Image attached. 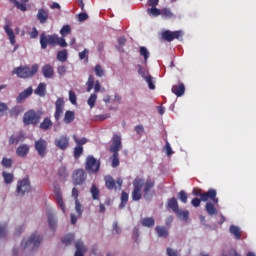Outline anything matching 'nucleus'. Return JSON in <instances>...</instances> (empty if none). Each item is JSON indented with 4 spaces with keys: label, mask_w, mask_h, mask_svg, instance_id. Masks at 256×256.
<instances>
[{
    "label": "nucleus",
    "mask_w": 256,
    "mask_h": 256,
    "mask_svg": "<svg viewBox=\"0 0 256 256\" xmlns=\"http://www.w3.org/2000/svg\"><path fill=\"white\" fill-rule=\"evenodd\" d=\"M83 155V146H76L74 148V159H79Z\"/></svg>",
    "instance_id": "51"
},
{
    "label": "nucleus",
    "mask_w": 256,
    "mask_h": 256,
    "mask_svg": "<svg viewBox=\"0 0 256 256\" xmlns=\"http://www.w3.org/2000/svg\"><path fill=\"white\" fill-rule=\"evenodd\" d=\"M42 75L45 79H53V75H55V70L51 64H45L42 69Z\"/></svg>",
    "instance_id": "17"
},
{
    "label": "nucleus",
    "mask_w": 256,
    "mask_h": 256,
    "mask_svg": "<svg viewBox=\"0 0 256 256\" xmlns=\"http://www.w3.org/2000/svg\"><path fill=\"white\" fill-rule=\"evenodd\" d=\"M75 211L78 217H81V215H83V205H81V202H79V200L75 201Z\"/></svg>",
    "instance_id": "47"
},
{
    "label": "nucleus",
    "mask_w": 256,
    "mask_h": 256,
    "mask_svg": "<svg viewBox=\"0 0 256 256\" xmlns=\"http://www.w3.org/2000/svg\"><path fill=\"white\" fill-rule=\"evenodd\" d=\"M75 247H76V252H75V256H84L83 253H85V245H83L82 241H77L75 243Z\"/></svg>",
    "instance_id": "30"
},
{
    "label": "nucleus",
    "mask_w": 256,
    "mask_h": 256,
    "mask_svg": "<svg viewBox=\"0 0 256 256\" xmlns=\"http://www.w3.org/2000/svg\"><path fill=\"white\" fill-rule=\"evenodd\" d=\"M121 136L114 134L112 138V145L110 147V153H119L121 151Z\"/></svg>",
    "instance_id": "15"
},
{
    "label": "nucleus",
    "mask_w": 256,
    "mask_h": 256,
    "mask_svg": "<svg viewBox=\"0 0 256 256\" xmlns=\"http://www.w3.org/2000/svg\"><path fill=\"white\" fill-rule=\"evenodd\" d=\"M35 150L37 151L39 157L43 159L47 155V142L45 139L40 138L35 142Z\"/></svg>",
    "instance_id": "12"
},
{
    "label": "nucleus",
    "mask_w": 256,
    "mask_h": 256,
    "mask_svg": "<svg viewBox=\"0 0 256 256\" xmlns=\"http://www.w3.org/2000/svg\"><path fill=\"white\" fill-rule=\"evenodd\" d=\"M31 191V182L29 178H24L17 183L16 193L18 195H25V193H29Z\"/></svg>",
    "instance_id": "9"
},
{
    "label": "nucleus",
    "mask_w": 256,
    "mask_h": 256,
    "mask_svg": "<svg viewBox=\"0 0 256 256\" xmlns=\"http://www.w3.org/2000/svg\"><path fill=\"white\" fill-rule=\"evenodd\" d=\"M2 177H3L6 185L13 183V174L12 173L3 172Z\"/></svg>",
    "instance_id": "42"
},
{
    "label": "nucleus",
    "mask_w": 256,
    "mask_h": 256,
    "mask_svg": "<svg viewBox=\"0 0 256 256\" xmlns=\"http://www.w3.org/2000/svg\"><path fill=\"white\" fill-rule=\"evenodd\" d=\"M9 110V106H7L5 103L0 102V117L5 116V112Z\"/></svg>",
    "instance_id": "57"
},
{
    "label": "nucleus",
    "mask_w": 256,
    "mask_h": 256,
    "mask_svg": "<svg viewBox=\"0 0 256 256\" xmlns=\"http://www.w3.org/2000/svg\"><path fill=\"white\" fill-rule=\"evenodd\" d=\"M72 197L75 201H79V190L75 187L72 189Z\"/></svg>",
    "instance_id": "64"
},
{
    "label": "nucleus",
    "mask_w": 256,
    "mask_h": 256,
    "mask_svg": "<svg viewBox=\"0 0 256 256\" xmlns=\"http://www.w3.org/2000/svg\"><path fill=\"white\" fill-rule=\"evenodd\" d=\"M139 53H140L141 57L144 58L145 62H147V59H149V57L151 55V53H149V50H147V47H145V46L140 47Z\"/></svg>",
    "instance_id": "37"
},
{
    "label": "nucleus",
    "mask_w": 256,
    "mask_h": 256,
    "mask_svg": "<svg viewBox=\"0 0 256 256\" xmlns=\"http://www.w3.org/2000/svg\"><path fill=\"white\" fill-rule=\"evenodd\" d=\"M4 31L10 41V44L15 45V43H17L15 40V32L13 31V29H11V26H9V24H6L4 26Z\"/></svg>",
    "instance_id": "22"
},
{
    "label": "nucleus",
    "mask_w": 256,
    "mask_h": 256,
    "mask_svg": "<svg viewBox=\"0 0 256 256\" xmlns=\"http://www.w3.org/2000/svg\"><path fill=\"white\" fill-rule=\"evenodd\" d=\"M87 181V172L79 168L73 171L72 173V183L75 187L85 185Z\"/></svg>",
    "instance_id": "8"
},
{
    "label": "nucleus",
    "mask_w": 256,
    "mask_h": 256,
    "mask_svg": "<svg viewBox=\"0 0 256 256\" xmlns=\"http://www.w3.org/2000/svg\"><path fill=\"white\" fill-rule=\"evenodd\" d=\"M7 235V224L0 225V237Z\"/></svg>",
    "instance_id": "60"
},
{
    "label": "nucleus",
    "mask_w": 256,
    "mask_h": 256,
    "mask_svg": "<svg viewBox=\"0 0 256 256\" xmlns=\"http://www.w3.org/2000/svg\"><path fill=\"white\" fill-rule=\"evenodd\" d=\"M135 131L137 133V135H140V137L143 135V133L145 132V128L143 127V125H137L135 127Z\"/></svg>",
    "instance_id": "61"
},
{
    "label": "nucleus",
    "mask_w": 256,
    "mask_h": 256,
    "mask_svg": "<svg viewBox=\"0 0 256 256\" xmlns=\"http://www.w3.org/2000/svg\"><path fill=\"white\" fill-rule=\"evenodd\" d=\"M64 109H65V100L63 98H58L55 102V113H54L55 121H59V119H61V115H63Z\"/></svg>",
    "instance_id": "13"
},
{
    "label": "nucleus",
    "mask_w": 256,
    "mask_h": 256,
    "mask_svg": "<svg viewBox=\"0 0 256 256\" xmlns=\"http://www.w3.org/2000/svg\"><path fill=\"white\" fill-rule=\"evenodd\" d=\"M201 201H203V200H201V198L200 199L199 198H194V199L191 200V205L193 207H200L201 206Z\"/></svg>",
    "instance_id": "62"
},
{
    "label": "nucleus",
    "mask_w": 256,
    "mask_h": 256,
    "mask_svg": "<svg viewBox=\"0 0 256 256\" xmlns=\"http://www.w3.org/2000/svg\"><path fill=\"white\" fill-rule=\"evenodd\" d=\"M39 23H41L42 25L44 23H47V20L49 19V12L43 8L38 10V13L36 15Z\"/></svg>",
    "instance_id": "21"
},
{
    "label": "nucleus",
    "mask_w": 256,
    "mask_h": 256,
    "mask_svg": "<svg viewBox=\"0 0 256 256\" xmlns=\"http://www.w3.org/2000/svg\"><path fill=\"white\" fill-rule=\"evenodd\" d=\"M144 80L146 81V83H148L149 89H155V81L153 80V76H151V74H147V77H145Z\"/></svg>",
    "instance_id": "40"
},
{
    "label": "nucleus",
    "mask_w": 256,
    "mask_h": 256,
    "mask_svg": "<svg viewBox=\"0 0 256 256\" xmlns=\"http://www.w3.org/2000/svg\"><path fill=\"white\" fill-rule=\"evenodd\" d=\"M148 15H151L152 17H159L161 15V9L154 7V8H148L147 9Z\"/></svg>",
    "instance_id": "39"
},
{
    "label": "nucleus",
    "mask_w": 256,
    "mask_h": 256,
    "mask_svg": "<svg viewBox=\"0 0 256 256\" xmlns=\"http://www.w3.org/2000/svg\"><path fill=\"white\" fill-rule=\"evenodd\" d=\"M192 195L195 197H200L201 201L204 203L207 201L205 205V211L210 215V217H213V215H217V208H215V205H219V198H217V190L210 188L207 192H203L201 188H194L192 190Z\"/></svg>",
    "instance_id": "1"
},
{
    "label": "nucleus",
    "mask_w": 256,
    "mask_h": 256,
    "mask_svg": "<svg viewBox=\"0 0 256 256\" xmlns=\"http://www.w3.org/2000/svg\"><path fill=\"white\" fill-rule=\"evenodd\" d=\"M69 101L72 105H77V95L72 90L69 91Z\"/></svg>",
    "instance_id": "55"
},
{
    "label": "nucleus",
    "mask_w": 256,
    "mask_h": 256,
    "mask_svg": "<svg viewBox=\"0 0 256 256\" xmlns=\"http://www.w3.org/2000/svg\"><path fill=\"white\" fill-rule=\"evenodd\" d=\"M75 121V111L67 110L64 114L63 122L65 125H71Z\"/></svg>",
    "instance_id": "24"
},
{
    "label": "nucleus",
    "mask_w": 256,
    "mask_h": 256,
    "mask_svg": "<svg viewBox=\"0 0 256 256\" xmlns=\"http://www.w3.org/2000/svg\"><path fill=\"white\" fill-rule=\"evenodd\" d=\"M31 95H33V88L29 87L17 96L16 102L23 103V101H25V99H28V97H31Z\"/></svg>",
    "instance_id": "18"
},
{
    "label": "nucleus",
    "mask_w": 256,
    "mask_h": 256,
    "mask_svg": "<svg viewBox=\"0 0 256 256\" xmlns=\"http://www.w3.org/2000/svg\"><path fill=\"white\" fill-rule=\"evenodd\" d=\"M178 199H179L182 203H187V199H188L187 192H185V190H181V191L178 193Z\"/></svg>",
    "instance_id": "53"
},
{
    "label": "nucleus",
    "mask_w": 256,
    "mask_h": 256,
    "mask_svg": "<svg viewBox=\"0 0 256 256\" xmlns=\"http://www.w3.org/2000/svg\"><path fill=\"white\" fill-rule=\"evenodd\" d=\"M93 88L95 93H99V91H101V82H99V80L95 82V76L89 75L88 80L86 82L87 93H91V90Z\"/></svg>",
    "instance_id": "10"
},
{
    "label": "nucleus",
    "mask_w": 256,
    "mask_h": 256,
    "mask_svg": "<svg viewBox=\"0 0 256 256\" xmlns=\"http://www.w3.org/2000/svg\"><path fill=\"white\" fill-rule=\"evenodd\" d=\"M47 91V84L40 83L38 87L35 89L34 93L39 95V97H45V93Z\"/></svg>",
    "instance_id": "28"
},
{
    "label": "nucleus",
    "mask_w": 256,
    "mask_h": 256,
    "mask_svg": "<svg viewBox=\"0 0 256 256\" xmlns=\"http://www.w3.org/2000/svg\"><path fill=\"white\" fill-rule=\"evenodd\" d=\"M105 187L108 189V191H117V183L115 182V179H113L111 176H105Z\"/></svg>",
    "instance_id": "19"
},
{
    "label": "nucleus",
    "mask_w": 256,
    "mask_h": 256,
    "mask_svg": "<svg viewBox=\"0 0 256 256\" xmlns=\"http://www.w3.org/2000/svg\"><path fill=\"white\" fill-rule=\"evenodd\" d=\"M133 191H132V200L133 201H141L143 194L141 193V189H143L144 198L149 199V195H151V190L155 187V180L151 178L145 179L137 177L133 181Z\"/></svg>",
    "instance_id": "2"
},
{
    "label": "nucleus",
    "mask_w": 256,
    "mask_h": 256,
    "mask_svg": "<svg viewBox=\"0 0 256 256\" xmlns=\"http://www.w3.org/2000/svg\"><path fill=\"white\" fill-rule=\"evenodd\" d=\"M180 37H183V31H170L165 30L162 32V38H164L165 41H168V43H171V41H175V39H179Z\"/></svg>",
    "instance_id": "11"
},
{
    "label": "nucleus",
    "mask_w": 256,
    "mask_h": 256,
    "mask_svg": "<svg viewBox=\"0 0 256 256\" xmlns=\"http://www.w3.org/2000/svg\"><path fill=\"white\" fill-rule=\"evenodd\" d=\"M57 72L59 75H65L67 73V66L62 65L57 68Z\"/></svg>",
    "instance_id": "63"
},
{
    "label": "nucleus",
    "mask_w": 256,
    "mask_h": 256,
    "mask_svg": "<svg viewBox=\"0 0 256 256\" xmlns=\"http://www.w3.org/2000/svg\"><path fill=\"white\" fill-rule=\"evenodd\" d=\"M21 106H14L11 110H10V117H19V115L21 114Z\"/></svg>",
    "instance_id": "46"
},
{
    "label": "nucleus",
    "mask_w": 256,
    "mask_h": 256,
    "mask_svg": "<svg viewBox=\"0 0 256 256\" xmlns=\"http://www.w3.org/2000/svg\"><path fill=\"white\" fill-rule=\"evenodd\" d=\"M172 93L176 95V97H183L185 95V84H177L172 87Z\"/></svg>",
    "instance_id": "23"
},
{
    "label": "nucleus",
    "mask_w": 256,
    "mask_h": 256,
    "mask_svg": "<svg viewBox=\"0 0 256 256\" xmlns=\"http://www.w3.org/2000/svg\"><path fill=\"white\" fill-rule=\"evenodd\" d=\"M95 103H97V95L93 93L88 98L87 104L89 105L90 109H93V107H95Z\"/></svg>",
    "instance_id": "44"
},
{
    "label": "nucleus",
    "mask_w": 256,
    "mask_h": 256,
    "mask_svg": "<svg viewBox=\"0 0 256 256\" xmlns=\"http://www.w3.org/2000/svg\"><path fill=\"white\" fill-rule=\"evenodd\" d=\"M112 167H119V153L112 152Z\"/></svg>",
    "instance_id": "52"
},
{
    "label": "nucleus",
    "mask_w": 256,
    "mask_h": 256,
    "mask_svg": "<svg viewBox=\"0 0 256 256\" xmlns=\"http://www.w3.org/2000/svg\"><path fill=\"white\" fill-rule=\"evenodd\" d=\"M160 15L164 18V19H171V17H173V12H171V10L169 8H163L161 10Z\"/></svg>",
    "instance_id": "43"
},
{
    "label": "nucleus",
    "mask_w": 256,
    "mask_h": 256,
    "mask_svg": "<svg viewBox=\"0 0 256 256\" xmlns=\"http://www.w3.org/2000/svg\"><path fill=\"white\" fill-rule=\"evenodd\" d=\"M68 53L67 50H60L57 53V60L61 63H65L67 61Z\"/></svg>",
    "instance_id": "36"
},
{
    "label": "nucleus",
    "mask_w": 256,
    "mask_h": 256,
    "mask_svg": "<svg viewBox=\"0 0 256 256\" xmlns=\"http://www.w3.org/2000/svg\"><path fill=\"white\" fill-rule=\"evenodd\" d=\"M165 151H166V155L167 157H171V155H173V149L171 148V144H169V142L166 141V145H165Z\"/></svg>",
    "instance_id": "59"
},
{
    "label": "nucleus",
    "mask_w": 256,
    "mask_h": 256,
    "mask_svg": "<svg viewBox=\"0 0 256 256\" xmlns=\"http://www.w3.org/2000/svg\"><path fill=\"white\" fill-rule=\"evenodd\" d=\"M137 67H138L139 75L145 79V77H147V75H149V71H146L145 69H143V66H141V64H138Z\"/></svg>",
    "instance_id": "56"
},
{
    "label": "nucleus",
    "mask_w": 256,
    "mask_h": 256,
    "mask_svg": "<svg viewBox=\"0 0 256 256\" xmlns=\"http://www.w3.org/2000/svg\"><path fill=\"white\" fill-rule=\"evenodd\" d=\"M95 75L97 77H103L105 75V70L101 67V64H97L94 68Z\"/></svg>",
    "instance_id": "48"
},
{
    "label": "nucleus",
    "mask_w": 256,
    "mask_h": 256,
    "mask_svg": "<svg viewBox=\"0 0 256 256\" xmlns=\"http://www.w3.org/2000/svg\"><path fill=\"white\" fill-rule=\"evenodd\" d=\"M54 195L56 197L57 205L60 207L61 211L65 213V202L63 201V194H61V188L58 186L54 187Z\"/></svg>",
    "instance_id": "16"
},
{
    "label": "nucleus",
    "mask_w": 256,
    "mask_h": 256,
    "mask_svg": "<svg viewBox=\"0 0 256 256\" xmlns=\"http://www.w3.org/2000/svg\"><path fill=\"white\" fill-rule=\"evenodd\" d=\"M155 231H156L158 237H164V238L169 237V231L164 226H157L155 228Z\"/></svg>",
    "instance_id": "31"
},
{
    "label": "nucleus",
    "mask_w": 256,
    "mask_h": 256,
    "mask_svg": "<svg viewBox=\"0 0 256 256\" xmlns=\"http://www.w3.org/2000/svg\"><path fill=\"white\" fill-rule=\"evenodd\" d=\"M70 34H71V26L64 25L60 30V35H62V37H67V35H70Z\"/></svg>",
    "instance_id": "49"
},
{
    "label": "nucleus",
    "mask_w": 256,
    "mask_h": 256,
    "mask_svg": "<svg viewBox=\"0 0 256 256\" xmlns=\"http://www.w3.org/2000/svg\"><path fill=\"white\" fill-rule=\"evenodd\" d=\"M53 127V122L49 118H44V120L40 123V129L43 131H49Z\"/></svg>",
    "instance_id": "29"
},
{
    "label": "nucleus",
    "mask_w": 256,
    "mask_h": 256,
    "mask_svg": "<svg viewBox=\"0 0 256 256\" xmlns=\"http://www.w3.org/2000/svg\"><path fill=\"white\" fill-rule=\"evenodd\" d=\"M40 45L41 49H47V45L51 47H56L59 45L60 47H67V41L65 38L59 37L57 34L48 35L43 32L40 34Z\"/></svg>",
    "instance_id": "3"
},
{
    "label": "nucleus",
    "mask_w": 256,
    "mask_h": 256,
    "mask_svg": "<svg viewBox=\"0 0 256 256\" xmlns=\"http://www.w3.org/2000/svg\"><path fill=\"white\" fill-rule=\"evenodd\" d=\"M99 169H101V161L97 160L92 155L87 156L85 160V171H87L89 175H93L99 173Z\"/></svg>",
    "instance_id": "6"
},
{
    "label": "nucleus",
    "mask_w": 256,
    "mask_h": 256,
    "mask_svg": "<svg viewBox=\"0 0 256 256\" xmlns=\"http://www.w3.org/2000/svg\"><path fill=\"white\" fill-rule=\"evenodd\" d=\"M23 141H25V136L22 133H20V134H18L16 136L12 135L9 138L8 143H9V145H17V143H21Z\"/></svg>",
    "instance_id": "27"
},
{
    "label": "nucleus",
    "mask_w": 256,
    "mask_h": 256,
    "mask_svg": "<svg viewBox=\"0 0 256 256\" xmlns=\"http://www.w3.org/2000/svg\"><path fill=\"white\" fill-rule=\"evenodd\" d=\"M42 111L28 110L23 116L24 125H39L41 121Z\"/></svg>",
    "instance_id": "5"
},
{
    "label": "nucleus",
    "mask_w": 256,
    "mask_h": 256,
    "mask_svg": "<svg viewBox=\"0 0 256 256\" xmlns=\"http://www.w3.org/2000/svg\"><path fill=\"white\" fill-rule=\"evenodd\" d=\"M230 233L231 235H234L235 239L240 240L241 239V228L235 225L230 226Z\"/></svg>",
    "instance_id": "34"
},
{
    "label": "nucleus",
    "mask_w": 256,
    "mask_h": 256,
    "mask_svg": "<svg viewBox=\"0 0 256 256\" xmlns=\"http://www.w3.org/2000/svg\"><path fill=\"white\" fill-rule=\"evenodd\" d=\"M168 209H171L174 213H179V203L176 198H170L167 203Z\"/></svg>",
    "instance_id": "26"
},
{
    "label": "nucleus",
    "mask_w": 256,
    "mask_h": 256,
    "mask_svg": "<svg viewBox=\"0 0 256 256\" xmlns=\"http://www.w3.org/2000/svg\"><path fill=\"white\" fill-rule=\"evenodd\" d=\"M43 241V236L38 235L37 233L32 234L27 241L23 240L21 246L24 249L31 248L32 251H35Z\"/></svg>",
    "instance_id": "7"
},
{
    "label": "nucleus",
    "mask_w": 256,
    "mask_h": 256,
    "mask_svg": "<svg viewBox=\"0 0 256 256\" xmlns=\"http://www.w3.org/2000/svg\"><path fill=\"white\" fill-rule=\"evenodd\" d=\"M48 225L52 230H55L57 228V220H55L53 214H48Z\"/></svg>",
    "instance_id": "38"
},
{
    "label": "nucleus",
    "mask_w": 256,
    "mask_h": 256,
    "mask_svg": "<svg viewBox=\"0 0 256 256\" xmlns=\"http://www.w3.org/2000/svg\"><path fill=\"white\" fill-rule=\"evenodd\" d=\"M73 241H75V235L73 234H68L62 239V243H64V245H71Z\"/></svg>",
    "instance_id": "45"
},
{
    "label": "nucleus",
    "mask_w": 256,
    "mask_h": 256,
    "mask_svg": "<svg viewBox=\"0 0 256 256\" xmlns=\"http://www.w3.org/2000/svg\"><path fill=\"white\" fill-rule=\"evenodd\" d=\"M142 227H155V219H153V217H146L143 218L141 221Z\"/></svg>",
    "instance_id": "32"
},
{
    "label": "nucleus",
    "mask_w": 256,
    "mask_h": 256,
    "mask_svg": "<svg viewBox=\"0 0 256 256\" xmlns=\"http://www.w3.org/2000/svg\"><path fill=\"white\" fill-rule=\"evenodd\" d=\"M29 145L27 144H22L17 147L16 149V155L17 157L25 158L27 155H29Z\"/></svg>",
    "instance_id": "20"
},
{
    "label": "nucleus",
    "mask_w": 256,
    "mask_h": 256,
    "mask_svg": "<svg viewBox=\"0 0 256 256\" xmlns=\"http://www.w3.org/2000/svg\"><path fill=\"white\" fill-rule=\"evenodd\" d=\"M176 215H178V217H180V219H183V221H188V219H189V211L188 210H178V212H176Z\"/></svg>",
    "instance_id": "41"
},
{
    "label": "nucleus",
    "mask_w": 256,
    "mask_h": 256,
    "mask_svg": "<svg viewBox=\"0 0 256 256\" xmlns=\"http://www.w3.org/2000/svg\"><path fill=\"white\" fill-rule=\"evenodd\" d=\"M15 7L18 8L20 11H27V5H25L26 3L23 2H19L17 0H15L14 2Z\"/></svg>",
    "instance_id": "54"
},
{
    "label": "nucleus",
    "mask_w": 256,
    "mask_h": 256,
    "mask_svg": "<svg viewBox=\"0 0 256 256\" xmlns=\"http://www.w3.org/2000/svg\"><path fill=\"white\" fill-rule=\"evenodd\" d=\"M57 176L60 181H67V177H69V172L67 171V167L60 166L58 168Z\"/></svg>",
    "instance_id": "25"
},
{
    "label": "nucleus",
    "mask_w": 256,
    "mask_h": 256,
    "mask_svg": "<svg viewBox=\"0 0 256 256\" xmlns=\"http://www.w3.org/2000/svg\"><path fill=\"white\" fill-rule=\"evenodd\" d=\"M90 193L92 195V199L94 201L99 200V195L101 194V191L99 190V188L97 187V185L92 184L91 188H90Z\"/></svg>",
    "instance_id": "33"
},
{
    "label": "nucleus",
    "mask_w": 256,
    "mask_h": 256,
    "mask_svg": "<svg viewBox=\"0 0 256 256\" xmlns=\"http://www.w3.org/2000/svg\"><path fill=\"white\" fill-rule=\"evenodd\" d=\"M73 139H74L75 143L78 145V147H83V145H85V143H87V138L79 139V138H77V136H74Z\"/></svg>",
    "instance_id": "58"
},
{
    "label": "nucleus",
    "mask_w": 256,
    "mask_h": 256,
    "mask_svg": "<svg viewBox=\"0 0 256 256\" xmlns=\"http://www.w3.org/2000/svg\"><path fill=\"white\" fill-rule=\"evenodd\" d=\"M54 145L61 149V151H65L67 147H69V138L67 135H61L60 137L56 138L54 141Z\"/></svg>",
    "instance_id": "14"
},
{
    "label": "nucleus",
    "mask_w": 256,
    "mask_h": 256,
    "mask_svg": "<svg viewBox=\"0 0 256 256\" xmlns=\"http://www.w3.org/2000/svg\"><path fill=\"white\" fill-rule=\"evenodd\" d=\"M2 165L6 168V169H11V167H13V160L11 158H3L2 159Z\"/></svg>",
    "instance_id": "50"
},
{
    "label": "nucleus",
    "mask_w": 256,
    "mask_h": 256,
    "mask_svg": "<svg viewBox=\"0 0 256 256\" xmlns=\"http://www.w3.org/2000/svg\"><path fill=\"white\" fill-rule=\"evenodd\" d=\"M129 201V194L125 191H122L121 194V203L119 205L120 209H124L125 205H127Z\"/></svg>",
    "instance_id": "35"
},
{
    "label": "nucleus",
    "mask_w": 256,
    "mask_h": 256,
    "mask_svg": "<svg viewBox=\"0 0 256 256\" xmlns=\"http://www.w3.org/2000/svg\"><path fill=\"white\" fill-rule=\"evenodd\" d=\"M39 71V65L33 64L31 67L29 66H19L13 69L12 73L17 75L19 79H29L37 74Z\"/></svg>",
    "instance_id": "4"
}]
</instances>
